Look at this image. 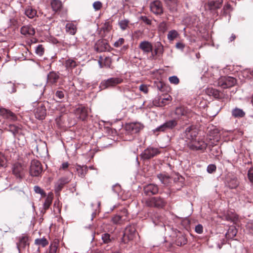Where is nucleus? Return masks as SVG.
<instances>
[{"instance_id":"1","label":"nucleus","mask_w":253,"mask_h":253,"mask_svg":"<svg viewBox=\"0 0 253 253\" xmlns=\"http://www.w3.org/2000/svg\"><path fill=\"white\" fill-rule=\"evenodd\" d=\"M142 202L148 207L163 209L167 205L166 199L161 196L145 197L142 199Z\"/></svg>"},{"instance_id":"2","label":"nucleus","mask_w":253,"mask_h":253,"mask_svg":"<svg viewBox=\"0 0 253 253\" xmlns=\"http://www.w3.org/2000/svg\"><path fill=\"white\" fill-rule=\"evenodd\" d=\"M42 171V165L38 160H33L31 161L29 173L32 176H41Z\"/></svg>"},{"instance_id":"3","label":"nucleus","mask_w":253,"mask_h":253,"mask_svg":"<svg viewBox=\"0 0 253 253\" xmlns=\"http://www.w3.org/2000/svg\"><path fill=\"white\" fill-rule=\"evenodd\" d=\"M143 197H151L153 195H155L159 193V186L154 183H150L144 185L143 187Z\"/></svg>"},{"instance_id":"4","label":"nucleus","mask_w":253,"mask_h":253,"mask_svg":"<svg viewBox=\"0 0 253 253\" xmlns=\"http://www.w3.org/2000/svg\"><path fill=\"white\" fill-rule=\"evenodd\" d=\"M177 125L176 120L173 119L166 121L163 125L158 126L155 129V131L165 132L172 129Z\"/></svg>"},{"instance_id":"5","label":"nucleus","mask_w":253,"mask_h":253,"mask_svg":"<svg viewBox=\"0 0 253 253\" xmlns=\"http://www.w3.org/2000/svg\"><path fill=\"white\" fill-rule=\"evenodd\" d=\"M174 114L178 119H184L191 117L192 113L186 107H178L174 111Z\"/></svg>"},{"instance_id":"6","label":"nucleus","mask_w":253,"mask_h":253,"mask_svg":"<svg viewBox=\"0 0 253 253\" xmlns=\"http://www.w3.org/2000/svg\"><path fill=\"white\" fill-rule=\"evenodd\" d=\"M236 83V80L231 77H224L219 79L218 84L223 88H227L234 86Z\"/></svg>"},{"instance_id":"7","label":"nucleus","mask_w":253,"mask_h":253,"mask_svg":"<svg viewBox=\"0 0 253 253\" xmlns=\"http://www.w3.org/2000/svg\"><path fill=\"white\" fill-rule=\"evenodd\" d=\"M136 235V230L133 226H127L124 231V236L122 238V241L124 243L126 240H132Z\"/></svg>"},{"instance_id":"8","label":"nucleus","mask_w":253,"mask_h":253,"mask_svg":"<svg viewBox=\"0 0 253 253\" xmlns=\"http://www.w3.org/2000/svg\"><path fill=\"white\" fill-rule=\"evenodd\" d=\"M123 82L121 78H111L101 82L102 87L105 89L110 87H113L117 84H120Z\"/></svg>"},{"instance_id":"9","label":"nucleus","mask_w":253,"mask_h":253,"mask_svg":"<svg viewBox=\"0 0 253 253\" xmlns=\"http://www.w3.org/2000/svg\"><path fill=\"white\" fill-rule=\"evenodd\" d=\"M197 135V132L195 127L193 126H188L182 134V137L187 140L193 141Z\"/></svg>"},{"instance_id":"10","label":"nucleus","mask_w":253,"mask_h":253,"mask_svg":"<svg viewBox=\"0 0 253 253\" xmlns=\"http://www.w3.org/2000/svg\"><path fill=\"white\" fill-rule=\"evenodd\" d=\"M0 116L2 118L11 122L16 121L17 119L16 115L10 110L0 107Z\"/></svg>"},{"instance_id":"11","label":"nucleus","mask_w":253,"mask_h":253,"mask_svg":"<svg viewBox=\"0 0 253 253\" xmlns=\"http://www.w3.org/2000/svg\"><path fill=\"white\" fill-rule=\"evenodd\" d=\"M159 153L160 151L158 149L149 147L144 150L141 154L140 156L143 160H148L157 155Z\"/></svg>"},{"instance_id":"12","label":"nucleus","mask_w":253,"mask_h":253,"mask_svg":"<svg viewBox=\"0 0 253 253\" xmlns=\"http://www.w3.org/2000/svg\"><path fill=\"white\" fill-rule=\"evenodd\" d=\"M94 47L97 52H101L109 50L110 46L106 40L100 39L96 42Z\"/></svg>"},{"instance_id":"13","label":"nucleus","mask_w":253,"mask_h":253,"mask_svg":"<svg viewBox=\"0 0 253 253\" xmlns=\"http://www.w3.org/2000/svg\"><path fill=\"white\" fill-rule=\"evenodd\" d=\"M143 128V126L139 123H132L127 124L126 126V129L131 134L136 133Z\"/></svg>"},{"instance_id":"14","label":"nucleus","mask_w":253,"mask_h":253,"mask_svg":"<svg viewBox=\"0 0 253 253\" xmlns=\"http://www.w3.org/2000/svg\"><path fill=\"white\" fill-rule=\"evenodd\" d=\"M13 174L17 177L22 178L24 175V167L19 163L13 164L12 168Z\"/></svg>"},{"instance_id":"15","label":"nucleus","mask_w":253,"mask_h":253,"mask_svg":"<svg viewBox=\"0 0 253 253\" xmlns=\"http://www.w3.org/2000/svg\"><path fill=\"white\" fill-rule=\"evenodd\" d=\"M35 117L39 120H43L46 115V110L42 103H39L38 106L35 109Z\"/></svg>"},{"instance_id":"16","label":"nucleus","mask_w":253,"mask_h":253,"mask_svg":"<svg viewBox=\"0 0 253 253\" xmlns=\"http://www.w3.org/2000/svg\"><path fill=\"white\" fill-rule=\"evenodd\" d=\"M75 113L78 119L85 121L88 116L87 108L84 106H80L75 110Z\"/></svg>"},{"instance_id":"17","label":"nucleus","mask_w":253,"mask_h":253,"mask_svg":"<svg viewBox=\"0 0 253 253\" xmlns=\"http://www.w3.org/2000/svg\"><path fill=\"white\" fill-rule=\"evenodd\" d=\"M151 11L156 15H161L163 13L162 3L158 0L151 3L150 5Z\"/></svg>"},{"instance_id":"18","label":"nucleus","mask_w":253,"mask_h":253,"mask_svg":"<svg viewBox=\"0 0 253 253\" xmlns=\"http://www.w3.org/2000/svg\"><path fill=\"white\" fill-rule=\"evenodd\" d=\"M138 47L144 53L148 54L150 52H152L153 45L152 43L147 41H144L140 42L139 44Z\"/></svg>"},{"instance_id":"19","label":"nucleus","mask_w":253,"mask_h":253,"mask_svg":"<svg viewBox=\"0 0 253 253\" xmlns=\"http://www.w3.org/2000/svg\"><path fill=\"white\" fill-rule=\"evenodd\" d=\"M189 147L192 150H203L206 149L207 144L203 141H192L191 143L189 144Z\"/></svg>"},{"instance_id":"20","label":"nucleus","mask_w":253,"mask_h":253,"mask_svg":"<svg viewBox=\"0 0 253 253\" xmlns=\"http://www.w3.org/2000/svg\"><path fill=\"white\" fill-rule=\"evenodd\" d=\"M20 32L21 34L27 37H31L35 34V29L31 25L23 26L21 28Z\"/></svg>"},{"instance_id":"21","label":"nucleus","mask_w":253,"mask_h":253,"mask_svg":"<svg viewBox=\"0 0 253 253\" xmlns=\"http://www.w3.org/2000/svg\"><path fill=\"white\" fill-rule=\"evenodd\" d=\"M123 213L124 215H116L112 218V220L114 223L121 224L127 220L126 210H124Z\"/></svg>"},{"instance_id":"22","label":"nucleus","mask_w":253,"mask_h":253,"mask_svg":"<svg viewBox=\"0 0 253 253\" xmlns=\"http://www.w3.org/2000/svg\"><path fill=\"white\" fill-rule=\"evenodd\" d=\"M19 242L17 243V247L19 250L20 249H25L26 246H29L28 237L27 235H22L18 238Z\"/></svg>"},{"instance_id":"23","label":"nucleus","mask_w":253,"mask_h":253,"mask_svg":"<svg viewBox=\"0 0 253 253\" xmlns=\"http://www.w3.org/2000/svg\"><path fill=\"white\" fill-rule=\"evenodd\" d=\"M59 79L58 72L54 71L50 72L47 76V83L50 84H56Z\"/></svg>"},{"instance_id":"24","label":"nucleus","mask_w":253,"mask_h":253,"mask_svg":"<svg viewBox=\"0 0 253 253\" xmlns=\"http://www.w3.org/2000/svg\"><path fill=\"white\" fill-rule=\"evenodd\" d=\"M69 182L68 178L63 177L58 180L55 185V193L59 192L63 188L65 184Z\"/></svg>"},{"instance_id":"25","label":"nucleus","mask_w":253,"mask_h":253,"mask_svg":"<svg viewBox=\"0 0 253 253\" xmlns=\"http://www.w3.org/2000/svg\"><path fill=\"white\" fill-rule=\"evenodd\" d=\"M164 52V47L163 45L160 42H157L155 43L154 45V51L152 52V55L153 56L155 55L161 56L163 54Z\"/></svg>"},{"instance_id":"26","label":"nucleus","mask_w":253,"mask_h":253,"mask_svg":"<svg viewBox=\"0 0 253 253\" xmlns=\"http://www.w3.org/2000/svg\"><path fill=\"white\" fill-rule=\"evenodd\" d=\"M165 3L170 12L177 11L178 0H164Z\"/></svg>"},{"instance_id":"27","label":"nucleus","mask_w":253,"mask_h":253,"mask_svg":"<svg viewBox=\"0 0 253 253\" xmlns=\"http://www.w3.org/2000/svg\"><path fill=\"white\" fill-rule=\"evenodd\" d=\"M76 169L78 173L79 176L84 178L88 171V168L86 166H81L80 165H77L76 166Z\"/></svg>"},{"instance_id":"28","label":"nucleus","mask_w":253,"mask_h":253,"mask_svg":"<svg viewBox=\"0 0 253 253\" xmlns=\"http://www.w3.org/2000/svg\"><path fill=\"white\" fill-rule=\"evenodd\" d=\"M206 93L209 96H212L215 98L220 99L222 98V93L215 88L209 87L206 90Z\"/></svg>"},{"instance_id":"29","label":"nucleus","mask_w":253,"mask_h":253,"mask_svg":"<svg viewBox=\"0 0 253 253\" xmlns=\"http://www.w3.org/2000/svg\"><path fill=\"white\" fill-rule=\"evenodd\" d=\"M231 114L235 118H242L245 116L246 113L243 109L235 107L232 110Z\"/></svg>"},{"instance_id":"30","label":"nucleus","mask_w":253,"mask_h":253,"mask_svg":"<svg viewBox=\"0 0 253 253\" xmlns=\"http://www.w3.org/2000/svg\"><path fill=\"white\" fill-rule=\"evenodd\" d=\"M101 244H106L109 246L113 242L114 238L109 233H105L101 235Z\"/></svg>"},{"instance_id":"31","label":"nucleus","mask_w":253,"mask_h":253,"mask_svg":"<svg viewBox=\"0 0 253 253\" xmlns=\"http://www.w3.org/2000/svg\"><path fill=\"white\" fill-rule=\"evenodd\" d=\"M64 65L66 69L70 71L79 65V63L74 59L69 58L65 61Z\"/></svg>"},{"instance_id":"32","label":"nucleus","mask_w":253,"mask_h":253,"mask_svg":"<svg viewBox=\"0 0 253 253\" xmlns=\"http://www.w3.org/2000/svg\"><path fill=\"white\" fill-rule=\"evenodd\" d=\"M157 177L165 185H169L171 183V178L169 175L161 173L158 174Z\"/></svg>"},{"instance_id":"33","label":"nucleus","mask_w":253,"mask_h":253,"mask_svg":"<svg viewBox=\"0 0 253 253\" xmlns=\"http://www.w3.org/2000/svg\"><path fill=\"white\" fill-rule=\"evenodd\" d=\"M223 2L222 0H217L209 2L208 6L211 10H216L221 7Z\"/></svg>"},{"instance_id":"34","label":"nucleus","mask_w":253,"mask_h":253,"mask_svg":"<svg viewBox=\"0 0 253 253\" xmlns=\"http://www.w3.org/2000/svg\"><path fill=\"white\" fill-rule=\"evenodd\" d=\"M51 6L53 11L57 12L60 11L63 7V4L60 0H52Z\"/></svg>"},{"instance_id":"35","label":"nucleus","mask_w":253,"mask_h":253,"mask_svg":"<svg viewBox=\"0 0 253 253\" xmlns=\"http://www.w3.org/2000/svg\"><path fill=\"white\" fill-rule=\"evenodd\" d=\"M25 15L29 18H33L37 14V11L32 7L28 6L25 10Z\"/></svg>"},{"instance_id":"36","label":"nucleus","mask_w":253,"mask_h":253,"mask_svg":"<svg viewBox=\"0 0 253 253\" xmlns=\"http://www.w3.org/2000/svg\"><path fill=\"white\" fill-rule=\"evenodd\" d=\"M53 199V194L52 193H49L43 204V209L45 211L47 210L49 207L50 206Z\"/></svg>"},{"instance_id":"37","label":"nucleus","mask_w":253,"mask_h":253,"mask_svg":"<svg viewBox=\"0 0 253 253\" xmlns=\"http://www.w3.org/2000/svg\"><path fill=\"white\" fill-rule=\"evenodd\" d=\"M66 31L71 35H74L76 33L77 29L74 24L69 23L66 25Z\"/></svg>"},{"instance_id":"38","label":"nucleus","mask_w":253,"mask_h":253,"mask_svg":"<svg viewBox=\"0 0 253 253\" xmlns=\"http://www.w3.org/2000/svg\"><path fill=\"white\" fill-rule=\"evenodd\" d=\"M35 244L41 246L42 247H45L48 244V241L44 237L42 238H38L35 240Z\"/></svg>"},{"instance_id":"39","label":"nucleus","mask_w":253,"mask_h":253,"mask_svg":"<svg viewBox=\"0 0 253 253\" xmlns=\"http://www.w3.org/2000/svg\"><path fill=\"white\" fill-rule=\"evenodd\" d=\"M187 239L185 236L181 235L178 236L175 240V244L178 246H181L187 243Z\"/></svg>"},{"instance_id":"40","label":"nucleus","mask_w":253,"mask_h":253,"mask_svg":"<svg viewBox=\"0 0 253 253\" xmlns=\"http://www.w3.org/2000/svg\"><path fill=\"white\" fill-rule=\"evenodd\" d=\"M4 88L7 92L10 93L16 91L15 85L14 84L11 82L8 83L5 85Z\"/></svg>"},{"instance_id":"41","label":"nucleus","mask_w":253,"mask_h":253,"mask_svg":"<svg viewBox=\"0 0 253 253\" xmlns=\"http://www.w3.org/2000/svg\"><path fill=\"white\" fill-rule=\"evenodd\" d=\"M7 129L11 132L14 136H16L18 133H19V131L20 130V127L14 125H9Z\"/></svg>"},{"instance_id":"42","label":"nucleus","mask_w":253,"mask_h":253,"mask_svg":"<svg viewBox=\"0 0 253 253\" xmlns=\"http://www.w3.org/2000/svg\"><path fill=\"white\" fill-rule=\"evenodd\" d=\"M129 21L127 19H123L119 21V25L122 30L124 31L128 27Z\"/></svg>"},{"instance_id":"43","label":"nucleus","mask_w":253,"mask_h":253,"mask_svg":"<svg viewBox=\"0 0 253 253\" xmlns=\"http://www.w3.org/2000/svg\"><path fill=\"white\" fill-rule=\"evenodd\" d=\"M64 96L65 91L64 90H57L55 93V97L58 99L57 100L58 102H61Z\"/></svg>"},{"instance_id":"44","label":"nucleus","mask_w":253,"mask_h":253,"mask_svg":"<svg viewBox=\"0 0 253 253\" xmlns=\"http://www.w3.org/2000/svg\"><path fill=\"white\" fill-rule=\"evenodd\" d=\"M178 36L177 32L174 30L170 31L168 34V39L169 41H173Z\"/></svg>"},{"instance_id":"45","label":"nucleus","mask_w":253,"mask_h":253,"mask_svg":"<svg viewBox=\"0 0 253 253\" xmlns=\"http://www.w3.org/2000/svg\"><path fill=\"white\" fill-rule=\"evenodd\" d=\"M34 190L35 193L40 194L42 197H45L46 196V194L43 190L39 186H35L34 187Z\"/></svg>"},{"instance_id":"46","label":"nucleus","mask_w":253,"mask_h":253,"mask_svg":"<svg viewBox=\"0 0 253 253\" xmlns=\"http://www.w3.org/2000/svg\"><path fill=\"white\" fill-rule=\"evenodd\" d=\"M92 6L95 11L100 10L103 7V3L100 1H95L92 4Z\"/></svg>"},{"instance_id":"47","label":"nucleus","mask_w":253,"mask_h":253,"mask_svg":"<svg viewBox=\"0 0 253 253\" xmlns=\"http://www.w3.org/2000/svg\"><path fill=\"white\" fill-rule=\"evenodd\" d=\"M111 25L109 21H106L102 27H101V30H103L105 32H108L110 31L111 29Z\"/></svg>"},{"instance_id":"48","label":"nucleus","mask_w":253,"mask_h":253,"mask_svg":"<svg viewBox=\"0 0 253 253\" xmlns=\"http://www.w3.org/2000/svg\"><path fill=\"white\" fill-rule=\"evenodd\" d=\"M35 51L37 55L40 56H42L44 54V49L42 44H39L36 47Z\"/></svg>"},{"instance_id":"49","label":"nucleus","mask_w":253,"mask_h":253,"mask_svg":"<svg viewBox=\"0 0 253 253\" xmlns=\"http://www.w3.org/2000/svg\"><path fill=\"white\" fill-rule=\"evenodd\" d=\"M58 245L56 243L51 244L49 248L48 253H56Z\"/></svg>"},{"instance_id":"50","label":"nucleus","mask_w":253,"mask_h":253,"mask_svg":"<svg viewBox=\"0 0 253 253\" xmlns=\"http://www.w3.org/2000/svg\"><path fill=\"white\" fill-rule=\"evenodd\" d=\"M239 185V182L236 179H233L229 182V186L231 189H235Z\"/></svg>"},{"instance_id":"51","label":"nucleus","mask_w":253,"mask_h":253,"mask_svg":"<svg viewBox=\"0 0 253 253\" xmlns=\"http://www.w3.org/2000/svg\"><path fill=\"white\" fill-rule=\"evenodd\" d=\"M112 64V59L109 57H106L103 60V66L107 68L110 67Z\"/></svg>"},{"instance_id":"52","label":"nucleus","mask_w":253,"mask_h":253,"mask_svg":"<svg viewBox=\"0 0 253 253\" xmlns=\"http://www.w3.org/2000/svg\"><path fill=\"white\" fill-rule=\"evenodd\" d=\"M159 30L162 33H165L168 30L167 24L165 22H161L159 26Z\"/></svg>"},{"instance_id":"53","label":"nucleus","mask_w":253,"mask_h":253,"mask_svg":"<svg viewBox=\"0 0 253 253\" xmlns=\"http://www.w3.org/2000/svg\"><path fill=\"white\" fill-rule=\"evenodd\" d=\"M216 169V167L215 165L210 164L209 165L207 169V170L208 172L209 173H212L213 172H215Z\"/></svg>"},{"instance_id":"54","label":"nucleus","mask_w":253,"mask_h":253,"mask_svg":"<svg viewBox=\"0 0 253 253\" xmlns=\"http://www.w3.org/2000/svg\"><path fill=\"white\" fill-rule=\"evenodd\" d=\"M169 81L171 84H177L179 82V80L177 76H173L169 77Z\"/></svg>"},{"instance_id":"55","label":"nucleus","mask_w":253,"mask_h":253,"mask_svg":"<svg viewBox=\"0 0 253 253\" xmlns=\"http://www.w3.org/2000/svg\"><path fill=\"white\" fill-rule=\"evenodd\" d=\"M248 177L250 181L253 184V167L248 170Z\"/></svg>"},{"instance_id":"56","label":"nucleus","mask_w":253,"mask_h":253,"mask_svg":"<svg viewBox=\"0 0 253 253\" xmlns=\"http://www.w3.org/2000/svg\"><path fill=\"white\" fill-rule=\"evenodd\" d=\"M125 42L124 39L121 38H120L118 41H117L114 44V45L116 47H120Z\"/></svg>"},{"instance_id":"57","label":"nucleus","mask_w":253,"mask_h":253,"mask_svg":"<svg viewBox=\"0 0 253 253\" xmlns=\"http://www.w3.org/2000/svg\"><path fill=\"white\" fill-rule=\"evenodd\" d=\"M139 90L144 92V93L146 94L148 92V88L147 85L142 84L139 86Z\"/></svg>"},{"instance_id":"58","label":"nucleus","mask_w":253,"mask_h":253,"mask_svg":"<svg viewBox=\"0 0 253 253\" xmlns=\"http://www.w3.org/2000/svg\"><path fill=\"white\" fill-rule=\"evenodd\" d=\"M141 20L147 25H150L151 24V20L145 16L141 17Z\"/></svg>"},{"instance_id":"59","label":"nucleus","mask_w":253,"mask_h":253,"mask_svg":"<svg viewBox=\"0 0 253 253\" xmlns=\"http://www.w3.org/2000/svg\"><path fill=\"white\" fill-rule=\"evenodd\" d=\"M5 165V158L4 155L0 152V167H4Z\"/></svg>"},{"instance_id":"60","label":"nucleus","mask_w":253,"mask_h":253,"mask_svg":"<svg viewBox=\"0 0 253 253\" xmlns=\"http://www.w3.org/2000/svg\"><path fill=\"white\" fill-rule=\"evenodd\" d=\"M203 231V227L201 224H198L195 227V232L198 234H201Z\"/></svg>"},{"instance_id":"61","label":"nucleus","mask_w":253,"mask_h":253,"mask_svg":"<svg viewBox=\"0 0 253 253\" xmlns=\"http://www.w3.org/2000/svg\"><path fill=\"white\" fill-rule=\"evenodd\" d=\"M238 219V216L236 214L233 215L232 218H228V220H231L233 222H236Z\"/></svg>"},{"instance_id":"62","label":"nucleus","mask_w":253,"mask_h":253,"mask_svg":"<svg viewBox=\"0 0 253 253\" xmlns=\"http://www.w3.org/2000/svg\"><path fill=\"white\" fill-rule=\"evenodd\" d=\"M184 44H183L181 42H177L176 43V47L177 48H179V49H183V48L184 47Z\"/></svg>"},{"instance_id":"63","label":"nucleus","mask_w":253,"mask_h":253,"mask_svg":"<svg viewBox=\"0 0 253 253\" xmlns=\"http://www.w3.org/2000/svg\"><path fill=\"white\" fill-rule=\"evenodd\" d=\"M68 167H69V163L68 162H65L62 164L61 169L65 170L66 169H67L68 168Z\"/></svg>"},{"instance_id":"64","label":"nucleus","mask_w":253,"mask_h":253,"mask_svg":"<svg viewBox=\"0 0 253 253\" xmlns=\"http://www.w3.org/2000/svg\"><path fill=\"white\" fill-rule=\"evenodd\" d=\"M157 88H158L159 90H162V89L163 87V84L161 82H159L157 84Z\"/></svg>"}]
</instances>
